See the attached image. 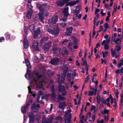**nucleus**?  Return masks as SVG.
<instances>
[{
	"instance_id": "1",
	"label": "nucleus",
	"mask_w": 123,
	"mask_h": 123,
	"mask_svg": "<svg viewBox=\"0 0 123 123\" xmlns=\"http://www.w3.org/2000/svg\"><path fill=\"white\" fill-rule=\"evenodd\" d=\"M28 70V69H27V73L25 75V78H27V76H28L32 81H35L37 85L40 86H42V82L43 80L42 76L40 75L37 73L32 75L28 74L27 72Z\"/></svg>"
},
{
	"instance_id": "2",
	"label": "nucleus",
	"mask_w": 123,
	"mask_h": 123,
	"mask_svg": "<svg viewBox=\"0 0 123 123\" xmlns=\"http://www.w3.org/2000/svg\"><path fill=\"white\" fill-rule=\"evenodd\" d=\"M37 7L39 10L43 12L49 8V6L46 4L41 5L38 3L37 4Z\"/></svg>"
},
{
	"instance_id": "3",
	"label": "nucleus",
	"mask_w": 123,
	"mask_h": 123,
	"mask_svg": "<svg viewBox=\"0 0 123 123\" xmlns=\"http://www.w3.org/2000/svg\"><path fill=\"white\" fill-rule=\"evenodd\" d=\"M70 0H57L56 1V2L57 6L62 7Z\"/></svg>"
},
{
	"instance_id": "4",
	"label": "nucleus",
	"mask_w": 123,
	"mask_h": 123,
	"mask_svg": "<svg viewBox=\"0 0 123 123\" xmlns=\"http://www.w3.org/2000/svg\"><path fill=\"white\" fill-rule=\"evenodd\" d=\"M58 19L57 17L54 16L50 18L48 20V23L50 25L55 24Z\"/></svg>"
},
{
	"instance_id": "5",
	"label": "nucleus",
	"mask_w": 123,
	"mask_h": 123,
	"mask_svg": "<svg viewBox=\"0 0 123 123\" xmlns=\"http://www.w3.org/2000/svg\"><path fill=\"white\" fill-rule=\"evenodd\" d=\"M52 43L51 41H49V42L44 43L43 45V49L46 51H48L49 48V47Z\"/></svg>"
},
{
	"instance_id": "6",
	"label": "nucleus",
	"mask_w": 123,
	"mask_h": 123,
	"mask_svg": "<svg viewBox=\"0 0 123 123\" xmlns=\"http://www.w3.org/2000/svg\"><path fill=\"white\" fill-rule=\"evenodd\" d=\"M67 18L65 17H63L60 20V25L63 27L67 25L65 22L66 21Z\"/></svg>"
},
{
	"instance_id": "7",
	"label": "nucleus",
	"mask_w": 123,
	"mask_h": 123,
	"mask_svg": "<svg viewBox=\"0 0 123 123\" xmlns=\"http://www.w3.org/2000/svg\"><path fill=\"white\" fill-rule=\"evenodd\" d=\"M57 101L59 102L61 101H65L66 98L65 97L62 96L61 94H59L57 95V97L56 98Z\"/></svg>"
},
{
	"instance_id": "8",
	"label": "nucleus",
	"mask_w": 123,
	"mask_h": 123,
	"mask_svg": "<svg viewBox=\"0 0 123 123\" xmlns=\"http://www.w3.org/2000/svg\"><path fill=\"white\" fill-rule=\"evenodd\" d=\"M42 95V99H43L45 98V97H47V95L46 94H44L43 93V92L41 91H40L38 92L37 96V100L38 101L39 98L40 97V96L42 95Z\"/></svg>"
},
{
	"instance_id": "9",
	"label": "nucleus",
	"mask_w": 123,
	"mask_h": 123,
	"mask_svg": "<svg viewBox=\"0 0 123 123\" xmlns=\"http://www.w3.org/2000/svg\"><path fill=\"white\" fill-rule=\"evenodd\" d=\"M59 61V59L55 58L51 60L50 62L52 65H56L58 64Z\"/></svg>"
},
{
	"instance_id": "10",
	"label": "nucleus",
	"mask_w": 123,
	"mask_h": 123,
	"mask_svg": "<svg viewBox=\"0 0 123 123\" xmlns=\"http://www.w3.org/2000/svg\"><path fill=\"white\" fill-rule=\"evenodd\" d=\"M38 43L37 41H35L33 42L32 47L33 49L36 51H38L39 49L38 48Z\"/></svg>"
},
{
	"instance_id": "11",
	"label": "nucleus",
	"mask_w": 123,
	"mask_h": 123,
	"mask_svg": "<svg viewBox=\"0 0 123 123\" xmlns=\"http://www.w3.org/2000/svg\"><path fill=\"white\" fill-rule=\"evenodd\" d=\"M95 89L92 90V91L89 90L88 93V95L89 96H92L93 95H95L97 91V87L95 86Z\"/></svg>"
},
{
	"instance_id": "12",
	"label": "nucleus",
	"mask_w": 123,
	"mask_h": 123,
	"mask_svg": "<svg viewBox=\"0 0 123 123\" xmlns=\"http://www.w3.org/2000/svg\"><path fill=\"white\" fill-rule=\"evenodd\" d=\"M72 27L71 26L67 29L66 31L65 32V34L67 36H69L72 33Z\"/></svg>"
},
{
	"instance_id": "13",
	"label": "nucleus",
	"mask_w": 123,
	"mask_h": 123,
	"mask_svg": "<svg viewBox=\"0 0 123 123\" xmlns=\"http://www.w3.org/2000/svg\"><path fill=\"white\" fill-rule=\"evenodd\" d=\"M68 7H67L66 8H65L63 10V12L64 13V17H66L67 18L68 16L69 15V13L68 12Z\"/></svg>"
},
{
	"instance_id": "14",
	"label": "nucleus",
	"mask_w": 123,
	"mask_h": 123,
	"mask_svg": "<svg viewBox=\"0 0 123 123\" xmlns=\"http://www.w3.org/2000/svg\"><path fill=\"white\" fill-rule=\"evenodd\" d=\"M60 30L59 28L57 27L54 28L53 30H52V34L53 35H57L58 34Z\"/></svg>"
},
{
	"instance_id": "15",
	"label": "nucleus",
	"mask_w": 123,
	"mask_h": 123,
	"mask_svg": "<svg viewBox=\"0 0 123 123\" xmlns=\"http://www.w3.org/2000/svg\"><path fill=\"white\" fill-rule=\"evenodd\" d=\"M66 74L65 73L62 74L59 76L58 78L59 80L61 82H63L65 80V77Z\"/></svg>"
},
{
	"instance_id": "16",
	"label": "nucleus",
	"mask_w": 123,
	"mask_h": 123,
	"mask_svg": "<svg viewBox=\"0 0 123 123\" xmlns=\"http://www.w3.org/2000/svg\"><path fill=\"white\" fill-rule=\"evenodd\" d=\"M79 2V1L78 0H77L75 1H71L70 2L68 3L67 4L66 6H73Z\"/></svg>"
},
{
	"instance_id": "17",
	"label": "nucleus",
	"mask_w": 123,
	"mask_h": 123,
	"mask_svg": "<svg viewBox=\"0 0 123 123\" xmlns=\"http://www.w3.org/2000/svg\"><path fill=\"white\" fill-rule=\"evenodd\" d=\"M32 13V9L29 10L26 14V17L27 18H31Z\"/></svg>"
},
{
	"instance_id": "18",
	"label": "nucleus",
	"mask_w": 123,
	"mask_h": 123,
	"mask_svg": "<svg viewBox=\"0 0 123 123\" xmlns=\"http://www.w3.org/2000/svg\"><path fill=\"white\" fill-rule=\"evenodd\" d=\"M24 47V48L26 49L29 46L27 40L26 38H24L23 40Z\"/></svg>"
},
{
	"instance_id": "19",
	"label": "nucleus",
	"mask_w": 123,
	"mask_h": 123,
	"mask_svg": "<svg viewBox=\"0 0 123 123\" xmlns=\"http://www.w3.org/2000/svg\"><path fill=\"white\" fill-rule=\"evenodd\" d=\"M39 16V20L43 23H44V18L43 15L39 13L38 14Z\"/></svg>"
},
{
	"instance_id": "20",
	"label": "nucleus",
	"mask_w": 123,
	"mask_h": 123,
	"mask_svg": "<svg viewBox=\"0 0 123 123\" xmlns=\"http://www.w3.org/2000/svg\"><path fill=\"white\" fill-rule=\"evenodd\" d=\"M29 104H27V105L21 108V111L23 113H25L26 111L27 110L29 107Z\"/></svg>"
},
{
	"instance_id": "21",
	"label": "nucleus",
	"mask_w": 123,
	"mask_h": 123,
	"mask_svg": "<svg viewBox=\"0 0 123 123\" xmlns=\"http://www.w3.org/2000/svg\"><path fill=\"white\" fill-rule=\"evenodd\" d=\"M31 108L33 110L32 111L34 112H36L38 111V109L35 104H33L31 107Z\"/></svg>"
},
{
	"instance_id": "22",
	"label": "nucleus",
	"mask_w": 123,
	"mask_h": 123,
	"mask_svg": "<svg viewBox=\"0 0 123 123\" xmlns=\"http://www.w3.org/2000/svg\"><path fill=\"white\" fill-rule=\"evenodd\" d=\"M104 44V48L106 49H109V46L108 44H106V41L104 40L102 43L101 45H102Z\"/></svg>"
},
{
	"instance_id": "23",
	"label": "nucleus",
	"mask_w": 123,
	"mask_h": 123,
	"mask_svg": "<svg viewBox=\"0 0 123 123\" xmlns=\"http://www.w3.org/2000/svg\"><path fill=\"white\" fill-rule=\"evenodd\" d=\"M65 90V89L64 86H60L58 87V91L59 92L58 93H60V92H63Z\"/></svg>"
},
{
	"instance_id": "24",
	"label": "nucleus",
	"mask_w": 123,
	"mask_h": 123,
	"mask_svg": "<svg viewBox=\"0 0 123 123\" xmlns=\"http://www.w3.org/2000/svg\"><path fill=\"white\" fill-rule=\"evenodd\" d=\"M28 28L29 29L31 32H34L35 27L33 25L31 24V25H30Z\"/></svg>"
},
{
	"instance_id": "25",
	"label": "nucleus",
	"mask_w": 123,
	"mask_h": 123,
	"mask_svg": "<svg viewBox=\"0 0 123 123\" xmlns=\"http://www.w3.org/2000/svg\"><path fill=\"white\" fill-rule=\"evenodd\" d=\"M66 104L65 102H60L59 103V108H62L66 106Z\"/></svg>"
},
{
	"instance_id": "26",
	"label": "nucleus",
	"mask_w": 123,
	"mask_h": 123,
	"mask_svg": "<svg viewBox=\"0 0 123 123\" xmlns=\"http://www.w3.org/2000/svg\"><path fill=\"white\" fill-rule=\"evenodd\" d=\"M49 38L48 37H44L40 41V43L42 44L43 43L47 41L48 39Z\"/></svg>"
},
{
	"instance_id": "27",
	"label": "nucleus",
	"mask_w": 123,
	"mask_h": 123,
	"mask_svg": "<svg viewBox=\"0 0 123 123\" xmlns=\"http://www.w3.org/2000/svg\"><path fill=\"white\" fill-rule=\"evenodd\" d=\"M68 52L67 50V49L66 48H63L62 49V54L63 55H68Z\"/></svg>"
},
{
	"instance_id": "28",
	"label": "nucleus",
	"mask_w": 123,
	"mask_h": 123,
	"mask_svg": "<svg viewBox=\"0 0 123 123\" xmlns=\"http://www.w3.org/2000/svg\"><path fill=\"white\" fill-rule=\"evenodd\" d=\"M28 91L29 93H30L32 95H31V97L32 98H34L36 96V95L35 94H32V92H31V88L30 87H28Z\"/></svg>"
},
{
	"instance_id": "29",
	"label": "nucleus",
	"mask_w": 123,
	"mask_h": 123,
	"mask_svg": "<svg viewBox=\"0 0 123 123\" xmlns=\"http://www.w3.org/2000/svg\"><path fill=\"white\" fill-rule=\"evenodd\" d=\"M45 28L47 29L46 30L48 32L52 34V30L50 28H49V26L48 25H46Z\"/></svg>"
},
{
	"instance_id": "30",
	"label": "nucleus",
	"mask_w": 123,
	"mask_h": 123,
	"mask_svg": "<svg viewBox=\"0 0 123 123\" xmlns=\"http://www.w3.org/2000/svg\"><path fill=\"white\" fill-rule=\"evenodd\" d=\"M68 67L67 65H65L63 67L62 69L64 71L63 73H66L68 70Z\"/></svg>"
},
{
	"instance_id": "31",
	"label": "nucleus",
	"mask_w": 123,
	"mask_h": 123,
	"mask_svg": "<svg viewBox=\"0 0 123 123\" xmlns=\"http://www.w3.org/2000/svg\"><path fill=\"white\" fill-rule=\"evenodd\" d=\"M51 98L54 99H56V94L54 92H52L51 93Z\"/></svg>"
},
{
	"instance_id": "32",
	"label": "nucleus",
	"mask_w": 123,
	"mask_h": 123,
	"mask_svg": "<svg viewBox=\"0 0 123 123\" xmlns=\"http://www.w3.org/2000/svg\"><path fill=\"white\" fill-rule=\"evenodd\" d=\"M71 115L70 114H68V118L67 120L68 121L67 123H71Z\"/></svg>"
},
{
	"instance_id": "33",
	"label": "nucleus",
	"mask_w": 123,
	"mask_h": 123,
	"mask_svg": "<svg viewBox=\"0 0 123 123\" xmlns=\"http://www.w3.org/2000/svg\"><path fill=\"white\" fill-rule=\"evenodd\" d=\"M53 119V117L51 116L48 118V121L49 122V123H52Z\"/></svg>"
},
{
	"instance_id": "34",
	"label": "nucleus",
	"mask_w": 123,
	"mask_h": 123,
	"mask_svg": "<svg viewBox=\"0 0 123 123\" xmlns=\"http://www.w3.org/2000/svg\"><path fill=\"white\" fill-rule=\"evenodd\" d=\"M121 49V47L120 46H116L115 49L114 50V51H115L116 50L117 52L120 50Z\"/></svg>"
},
{
	"instance_id": "35",
	"label": "nucleus",
	"mask_w": 123,
	"mask_h": 123,
	"mask_svg": "<svg viewBox=\"0 0 123 123\" xmlns=\"http://www.w3.org/2000/svg\"><path fill=\"white\" fill-rule=\"evenodd\" d=\"M43 14H42L43 15H44L46 17L48 15L49 13L48 12V11L46 10H45V11H44L43 12Z\"/></svg>"
},
{
	"instance_id": "36",
	"label": "nucleus",
	"mask_w": 123,
	"mask_h": 123,
	"mask_svg": "<svg viewBox=\"0 0 123 123\" xmlns=\"http://www.w3.org/2000/svg\"><path fill=\"white\" fill-rule=\"evenodd\" d=\"M31 2L29 3L28 2V0L27 1V3H28L27 5V6L28 7L29 9V10H30V9H31V8L32 7V6L31 4Z\"/></svg>"
},
{
	"instance_id": "37",
	"label": "nucleus",
	"mask_w": 123,
	"mask_h": 123,
	"mask_svg": "<svg viewBox=\"0 0 123 123\" xmlns=\"http://www.w3.org/2000/svg\"><path fill=\"white\" fill-rule=\"evenodd\" d=\"M109 112V111L108 110L105 109L104 111L102 112V114H108Z\"/></svg>"
},
{
	"instance_id": "38",
	"label": "nucleus",
	"mask_w": 123,
	"mask_h": 123,
	"mask_svg": "<svg viewBox=\"0 0 123 123\" xmlns=\"http://www.w3.org/2000/svg\"><path fill=\"white\" fill-rule=\"evenodd\" d=\"M40 29L39 28H38L37 29V30H34V32L35 34H40Z\"/></svg>"
},
{
	"instance_id": "39",
	"label": "nucleus",
	"mask_w": 123,
	"mask_h": 123,
	"mask_svg": "<svg viewBox=\"0 0 123 123\" xmlns=\"http://www.w3.org/2000/svg\"><path fill=\"white\" fill-rule=\"evenodd\" d=\"M68 40H67L66 39L63 40L62 42V43L63 44H65L68 42Z\"/></svg>"
},
{
	"instance_id": "40",
	"label": "nucleus",
	"mask_w": 123,
	"mask_h": 123,
	"mask_svg": "<svg viewBox=\"0 0 123 123\" xmlns=\"http://www.w3.org/2000/svg\"><path fill=\"white\" fill-rule=\"evenodd\" d=\"M104 27L105 29L104 31L105 32L108 27V24L107 23H106L104 25Z\"/></svg>"
},
{
	"instance_id": "41",
	"label": "nucleus",
	"mask_w": 123,
	"mask_h": 123,
	"mask_svg": "<svg viewBox=\"0 0 123 123\" xmlns=\"http://www.w3.org/2000/svg\"><path fill=\"white\" fill-rule=\"evenodd\" d=\"M29 117H34V113L32 112H30L28 114Z\"/></svg>"
},
{
	"instance_id": "42",
	"label": "nucleus",
	"mask_w": 123,
	"mask_h": 123,
	"mask_svg": "<svg viewBox=\"0 0 123 123\" xmlns=\"http://www.w3.org/2000/svg\"><path fill=\"white\" fill-rule=\"evenodd\" d=\"M104 120L105 122L106 123L109 119V117L108 116L105 115L104 116Z\"/></svg>"
},
{
	"instance_id": "43",
	"label": "nucleus",
	"mask_w": 123,
	"mask_h": 123,
	"mask_svg": "<svg viewBox=\"0 0 123 123\" xmlns=\"http://www.w3.org/2000/svg\"><path fill=\"white\" fill-rule=\"evenodd\" d=\"M29 123H32L34 121V117H29Z\"/></svg>"
},
{
	"instance_id": "44",
	"label": "nucleus",
	"mask_w": 123,
	"mask_h": 123,
	"mask_svg": "<svg viewBox=\"0 0 123 123\" xmlns=\"http://www.w3.org/2000/svg\"><path fill=\"white\" fill-rule=\"evenodd\" d=\"M77 39L75 37L73 38V42L74 44H76L77 43Z\"/></svg>"
},
{
	"instance_id": "45",
	"label": "nucleus",
	"mask_w": 123,
	"mask_h": 123,
	"mask_svg": "<svg viewBox=\"0 0 123 123\" xmlns=\"http://www.w3.org/2000/svg\"><path fill=\"white\" fill-rule=\"evenodd\" d=\"M108 52H105L103 53V57L104 58H105L107 56Z\"/></svg>"
},
{
	"instance_id": "46",
	"label": "nucleus",
	"mask_w": 123,
	"mask_h": 123,
	"mask_svg": "<svg viewBox=\"0 0 123 123\" xmlns=\"http://www.w3.org/2000/svg\"><path fill=\"white\" fill-rule=\"evenodd\" d=\"M76 74L74 72L73 73L71 74V78L72 79H74L75 77L76 76Z\"/></svg>"
},
{
	"instance_id": "47",
	"label": "nucleus",
	"mask_w": 123,
	"mask_h": 123,
	"mask_svg": "<svg viewBox=\"0 0 123 123\" xmlns=\"http://www.w3.org/2000/svg\"><path fill=\"white\" fill-rule=\"evenodd\" d=\"M71 78V74L70 73H68L67 76V78L68 80H70Z\"/></svg>"
},
{
	"instance_id": "48",
	"label": "nucleus",
	"mask_w": 123,
	"mask_h": 123,
	"mask_svg": "<svg viewBox=\"0 0 123 123\" xmlns=\"http://www.w3.org/2000/svg\"><path fill=\"white\" fill-rule=\"evenodd\" d=\"M121 104L122 105H123V94H122L121 96Z\"/></svg>"
},
{
	"instance_id": "49",
	"label": "nucleus",
	"mask_w": 123,
	"mask_h": 123,
	"mask_svg": "<svg viewBox=\"0 0 123 123\" xmlns=\"http://www.w3.org/2000/svg\"><path fill=\"white\" fill-rule=\"evenodd\" d=\"M67 113H65V118L64 119L65 120V123H66V120H67V119L68 118V117H67V116H68V115Z\"/></svg>"
},
{
	"instance_id": "50",
	"label": "nucleus",
	"mask_w": 123,
	"mask_h": 123,
	"mask_svg": "<svg viewBox=\"0 0 123 123\" xmlns=\"http://www.w3.org/2000/svg\"><path fill=\"white\" fill-rule=\"evenodd\" d=\"M100 96L99 97L98 96L97 97V102L98 103H100Z\"/></svg>"
},
{
	"instance_id": "51",
	"label": "nucleus",
	"mask_w": 123,
	"mask_h": 123,
	"mask_svg": "<svg viewBox=\"0 0 123 123\" xmlns=\"http://www.w3.org/2000/svg\"><path fill=\"white\" fill-rule=\"evenodd\" d=\"M42 123H49V122L46 119L42 120Z\"/></svg>"
},
{
	"instance_id": "52",
	"label": "nucleus",
	"mask_w": 123,
	"mask_h": 123,
	"mask_svg": "<svg viewBox=\"0 0 123 123\" xmlns=\"http://www.w3.org/2000/svg\"><path fill=\"white\" fill-rule=\"evenodd\" d=\"M26 66L28 68H31V64L30 62L26 64Z\"/></svg>"
},
{
	"instance_id": "53",
	"label": "nucleus",
	"mask_w": 123,
	"mask_h": 123,
	"mask_svg": "<svg viewBox=\"0 0 123 123\" xmlns=\"http://www.w3.org/2000/svg\"><path fill=\"white\" fill-rule=\"evenodd\" d=\"M61 93L62 96H63L66 95L67 94L66 91L65 90Z\"/></svg>"
},
{
	"instance_id": "54",
	"label": "nucleus",
	"mask_w": 123,
	"mask_h": 123,
	"mask_svg": "<svg viewBox=\"0 0 123 123\" xmlns=\"http://www.w3.org/2000/svg\"><path fill=\"white\" fill-rule=\"evenodd\" d=\"M72 46V43L71 42H70L68 43V48H70V49H72L71 47Z\"/></svg>"
},
{
	"instance_id": "55",
	"label": "nucleus",
	"mask_w": 123,
	"mask_h": 123,
	"mask_svg": "<svg viewBox=\"0 0 123 123\" xmlns=\"http://www.w3.org/2000/svg\"><path fill=\"white\" fill-rule=\"evenodd\" d=\"M117 92L115 93V95L116 97V98L117 99L118 98V96L119 94V92H118V90L117 89Z\"/></svg>"
},
{
	"instance_id": "56",
	"label": "nucleus",
	"mask_w": 123,
	"mask_h": 123,
	"mask_svg": "<svg viewBox=\"0 0 123 123\" xmlns=\"http://www.w3.org/2000/svg\"><path fill=\"white\" fill-rule=\"evenodd\" d=\"M120 39L119 38H118L116 39V40L115 41L114 43H115L116 44H118V42L119 41L120 42Z\"/></svg>"
},
{
	"instance_id": "57",
	"label": "nucleus",
	"mask_w": 123,
	"mask_h": 123,
	"mask_svg": "<svg viewBox=\"0 0 123 123\" xmlns=\"http://www.w3.org/2000/svg\"><path fill=\"white\" fill-rule=\"evenodd\" d=\"M117 4L116 5V6L115 7L114 6V10L113 11V13L114 12H115L117 9Z\"/></svg>"
},
{
	"instance_id": "58",
	"label": "nucleus",
	"mask_w": 123,
	"mask_h": 123,
	"mask_svg": "<svg viewBox=\"0 0 123 123\" xmlns=\"http://www.w3.org/2000/svg\"><path fill=\"white\" fill-rule=\"evenodd\" d=\"M10 37L9 35H8L6 36V39L7 40H8L10 39Z\"/></svg>"
},
{
	"instance_id": "59",
	"label": "nucleus",
	"mask_w": 123,
	"mask_h": 123,
	"mask_svg": "<svg viewBox=\"0 0 123 123\" xmlns=\"http://www.w3.org/2000/svg\"><path fill=\"white\" fill-rule=\"evenodd\" d=\"M57 49V47L56 46H54L52 48L53 50L54 51H55Z\"/></svg>"
},
{
	"instance_id": "60",
	"label": "nucleus",
	"mask_w": 123,
	"mask_h": 123,
	"mask_svg": "<svg viewBox=\"0 0 123 123\" xmlns=\"http://www.w3.org/2000/svg\"><path fill=\"white\" fill-rule=\"evenodd\" d=\"M101 60V64H103V63H104L105 64H106V61L105 60H104L103 59H102Z\"/></svg>"
},
{
	"instance_id": "61",
	"label": "nucleus",
	"mask_w": 123,
	"mask_h": 123,
	"mask_svg": "<svg viewBox=\"0 0 123 123\" xmlns=\"http://www.w3.org/2000/svg\"><path fill=\"white\" fill-rule=\"evenodd\" d=\"M100 9H97L96 8H95V14H96L98 12H99L100 11Z\"/></svg>"
},
{
	"instance_id": "62",
	"label": "nucleus",
	"mask_w": 123,
	"mask_h": 123,
	"mask_svg": "<svg viewBox=\"0 0 123 123\" xmlns=\"http://www.w3.org/2000/svg\"><path fill=\"white\" fill-rule=\"evenodd\" d=\"M95 117V113L94 115H93L92 117V119L93 120L94 122Z\"/></svg>"
},
{
	"instance_id": "63",
	"label": "nucleus",
	"mask_w": 123,
	"mask_h": 123,
	"mask_svg": "<svg viewBox=\"0 0 123 123\" xmlns=\"http://www.w3.org/2000/svg\"><path fill=\"white\" fill-rule=\"evenodd\" d=\"M89 79V76H87L86 78L85 79V82L86 83L88 81Z\"/></svg>"
},
{
	"instance_id": "64",
	"label": "nucleus",
	"mask_w": 123,
	"mask_h": 123,
	"mask_svg": "<svg viewBox=\"0 0 123 123\" xmlns=\"http://www.w3.org/2000/svg\"><path fill=\"white\" fill-rule=\"evenodd\" d=\"M104 121V120L103 119H102L100 121H98L97 122L98 123H103Z\"/></svg>"
}]
</instances>
